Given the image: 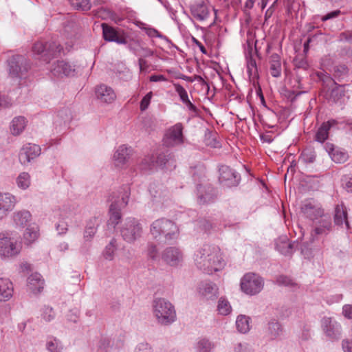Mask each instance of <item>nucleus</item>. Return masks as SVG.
<instances>
[{
    "label": "nucleus",
    "mask_w": 352,
    "mask_h": 352,
    "mask_svg": "<svg viewBox=\"0 0 352 352\" xmlns=\"http://www.w3.org/2000/svg\"><path fill=\"white\" fill-rule=\"evenodd\" d=\"M195 263L204 272L211 274L221 270L226 265L219 247L204 245L195 254Z\"/></svg>",
    "instance_id": "obj_1"
},
{
    "label": "nucleus",
    "mask_w": 352,
    "mask_h": 352,
    "mask_svg": "<svg viewBox=\"0 0 352 352\" xmlns=\"http://www.w3.org/2000/svg\"><path fill=\"white\" fill-rule=\"evenodd\" d=\"M129 196L130 188L127 185L123 186L118 192H113L109 196V200L111 203L109 207V225L115 228L119 223L122 217L121 210L127 206Z\"/></svg>",
    "instance_id": "obj_2"
},
{
    "label": "nucleus",
    "mask_w": 352,
    "mask_h": 352,
    "mask_svg": "<svg viewBox=\"0 0 352 352\" xmlns=\"http://www.w3.org/2000/svg\"><path fill=\"white\" fill-rule=\"evenodd\" d=\"M152 309L157 322L162 325H170L176 320L175 307L165 298L154 299L152 303Z\"/></svg>",
    "instance_id": "obj_3"
},
{
    "label": "nucleus",
    "mask_w": 352,
    "mask_h": 352,
    "mask_svg": "<svg viewBox=\"0 0 352 352\" xmlns=\"http://www.w3.org/2000/svg\"><path fill=\"white\" fill-rule=\"evenodd\" d=\"M150 232L155 239L163 236L165 241H170L177 238L179 229L173 221L161 218L151 223Z\"/></svg>",
    "instance_id": "obj_4"
},
{
    "label": "nucleus",
    "mask_w": 352,
    "mask_h": 352,
    "mask_svg": "<svg viewBox=\"0 0 352 352\" xmlns=\"http://www.w3.org/2000/svg\"><path fill=\"white\" fill-rule=\"evenodd\" d=\"M120 232L124 241L134 243L142 237L143 228L138 219L134 217H128L122 223Z\"/></svg>",
    "instance_id": "obj_5"
},
{
    "label": "nucleus",
    "mask_w": 352,
    "mask_h": 352,
    "mask_svg": "<svg viewBox=\"0 0 352 352\" xmlns=\"http://www.w3.org/2000/svg\"><path fill=\"white\" fill-rule=\"evenodd\" d=\"M63 47L59 43L55 41L43 42L38 41L32 47V52L34 55L38 56V58L48 63L52 58L58 55Z\"/></svg>",
    "instance_id": "obj_6"
},
{
    "label": "nucleus",
    "mask_w": 352,
    "mask_h": 352,
    "mask_svg": "<svg viewBox=\"0 0 352 352\" xmlns=\"http://www.w3.org/2000/svg\"><path fill=\"white\" fill-rule=\"evenodd\" d=\"M21 250V243L17 236H11L10 234H0V255L6 258H12L17 256Z\"/></svg>",
    "instance_id": "obj_7"
},
{
    "label": "nucleus",
    "mask_w": 352,
    "mask_h": 352,
    "mask_svg": "<svg viewBox=\"0 0 352 352\" xmlns=\"http://www.w3.org/2000/svg\"><path fill=\"white\" fill-rule=\"evenodd\" d=\"M241 289L248 295H256L263 288L264 280L258 274L254 273H247L241 279Z\"/></svg>",
    "instance_id": "obj_8"
},
{
    "label": "nucleus",
    "mask_w": 352,
    "mask_h": 352,
    "mask_svg": "<svg viewBox=\"0 0 352 352\" xmlns=\"http://www.w3.org/2000/svg\"><path fill=\"white\" fill-rule=\"evenodd\" d=\"M332 229L331 217L327 214H324L313 222L310 241L313 243L320 237L326 236L332 231Z\"/></svg>",
    "instance_id": "obj_9"
},
{
    "label": "nucleus",
    "mask_w": 352,
    "mask_h": 352,
    "mask_svg": "<svg viewBox=\"0 0 352 352\" xmlns=\"http://www.w3.org/2000/svg\"><path fill=\"white\" fill-rule=\"evenodd\" d=\"M9 75L12 78L25 77L29 69L27 59L21 55H14L8 60Z\"/></svg>",
    "instance_id": "obj_10"
},
{
    "label": "nucleus",
    "mask_w": 352,
    "mask_h": 352,
    "mask_svg": "<svg viewBox=\"0 0 352 352\" xmlns=\"http://www.w3.org/2000/svg\"><path fill=\"white\" fill-rule=\"evenodd\" d=\"M300 212L305 218L312 222L325 214L321 204L312 198L305 199L302 202Z\"/></svg>",
    "instance_id": "obj_11"
},
{
    "label": "nucleus",
    "mask_w": 352,
    "mask_h": 352,
    "mask_svg": "<svg viewBox=\"0 0 352 352\" xmlns=\"http://www.w3.org/2000/svg\"><path fill=\"white\" fill-rule=\"evenodd\" d=\"M307 243L300 244L297 241L290 242L286 237L283 240H279L276 243V250L285 256H291L293 252L300 248L302 254L305 257H309L311 252L307 248Z\"/></svg>",
    "instance_id": "obj_12"
},
{
    "label": "nucleus",
    "mask_w": 352,
    "mask_h": 352,
    "mask_svg": "<svg viewBox=\"0 0 352 352\" xmlns=\"http://www.w3.org/2000/svg\"><path fill=\"white\" fill-rule=\"evenodd\" d=\"M322 329L327 337L332 341H338L342 336V326L331 317H323L321 320Z\"/></svg>",
    "instance_id": "obj_13"
},
{
    "label": "nucleus",
    "mask_w": 352,
    "mask_h": 352,
    "mask_svg": "<svg viewBox=\"0 0 352 352\" xmlns=\"http://www.w3.org/2000/svg\"><path fill=\"white\" fill-rule=\"evenodd\" d=\"M163 143L167 147H173L184 143L182 123L178 122L167 130L163 138Z\"/></svg>",
    "instance_id": "obj_14"
},
{
    "label": "nucleus",
    "mask_w": 352,
    "mask_h": 352,
    "mask_svg": "<svg viewBox=\"0 0 352 352\" xmlns=\"http://www.w3.org/2000/svg\"><path fill=\"white\" fill-rule=\"evenodd\" d=\"M190 12L193 19L198 22H206L211 15L209 5L204 1H197L190 6Z\"/></svg>",
    "instance_id": "obj_15"
},
{
    "label": "nucleus",
    "mask_w": 352,
    "mask_h": 352,
    "mask_svg": "<svg viewBox=\"0 0 352 352\" xmlns=\"http://www.w3.org/2000/svg\"><path fill=\"white\" fill-rule=\"evenodd\" d=\"M219 182L228 187L236 186L239 184L241 177L230 167L223 165L219 169Z\"/></svg>",
    "instance_id": "obj_16"
},
{
    "label": "nucleus",
    "mask_w": 352,
    "mask_h": 352,
    "mask_svg": "<svg viewBox=\"0 0 352 352\" xmlns=\"http://www.w3.org/2000/svg\"><path fill=\"white\" fill-rule=\"evenodd\" d=\"M102 36L106 41L115 42L118 44H126L127 40L124 34L120 33L116 28L107 23H102Z\"/></svg>",
    "instance_id": "obj_17"
},
{
    "label": "nucleus",
    "mask_w": 352,
    "mask_h": 352,
    "mask_svg": "<svg viewBox=\"0 0 352 352\" xmlns=\"http://www.w3.org/2000/svg\"><path fill=\"white\" fill-rule=\"evenodd\" d=\"M41 147L35 144H25L19 153V160L22 164H27L41 154Z\"/></svg>",
    "instance_id": "obj_18"
},
{
    "label": "nucleus",
    "mask_w": 352,
    "mask_h": 352,
    "mask_svg": "<svg viewBox=\"0 0 352 352\" xmlns=\"http://www.w3.org/2000/svg\"><path fill=\"white\" fill-rule=\"evenodd\" d=\"M162 258L169 265L177 266L183 261V254L179 249L169 247L164 250Z\"/></svg>",
    "instance_id": "obj_19"
},
{
    "label": "nucleus",
    "mask_w": 352,
    "mask_h": 352,
    "mask_svg": "<svg viewBox=\"0 0 352 352\" xmlns=\"http://www.w3.org/2000/svg\"><path fill=\"white\" fill-rule=\"evenodd\" d=\"M52 74L54 76L61 77L63 76H72L74 75V66L64 60H57L50 69Z\"/></svg>",
    "instance_id": "obj_20"
},
{
    "label": "nucleus",
    "mask_w": 352,
    "mask_h": 352,
    "mask_svg": "<svg viewBox=\"0 0 352 352\" xmlns=\"http://www.w3.org/2000/svg\"><path fill=\"white\" fill-rule=\"evenodd\" d=\"M197 202L200 205L210 204L216 198L214 190L211 186L197 185Z\"/></svg>",
    "instance_id": "obj_21"
},
{
    "label": "nucleus",
    "mask_w": 352,
    "mask_h": 352,
    "mask_svg": "<svg viewBox=\"0 0 352 352\" xmlns=\"http://www.w3.org/2000/svg\"><path fill=\"white\" fill-rule=\"evenodd\" d=\"M96 96L101 102L107 104L112 103L116 98V94L113 89L103 84L96 88Z\"/></svg>",
    "instance_id": "obj_22"
},
{
    "label": "nucleus",
    "mask_w": 352,
    "mask_h": 352,
    "mask_svg": "<svg viewBox=\"0 0 352 352\" xmlns=\"http://www.w3.org/2000/svg\"><path fill=\"white\" fill-rule=\"evenodd\" d=\"M324 148L331 160L336 163H344L348 160L347 152L342 148L335 146L331 143H326Z\"/></svg>",
    "instance_id": "obj_23"
},
{
    "label": "nucleus",
    "mask_w": 352,
    "mask_h": 352,
    "mask_svg": "<svg viewBox=\"0 0 352 352\" xmlns=\"http://www.w3.org/2000/svg\"><path fill=\"white\" fill-rule=\"evenodd\" d=\"M15 205V197L9 193L0 192V219L7 216Z\"/></svg>",
    "instance_id": "obj_24"
},
{
    "label": "nucleus",
    "mask_w": 352,
    "mask_h": 352,
    "mask_svg": "<svg viewBox=\"0 0 352 352\" xmlns=\"http://www.w3.org/2000/svg\"><path fill=\"white\" fill-rule=\"evenodd\" d=\"M100 222L97 217H94L87 221L83 232V243L87 245L93 240L97 232Z\"/></svg>",
    "instance_id": "obj_25"
},
{
    "label": "nucleus",
    "mask_w": 352,
    "mask_h": 352,
    "mask_svg": "<svg viewBox=\"0 0 352 352\" xmlns=\"http://www.w3.org/2000/svg\"><path fill=\"white\" fill-rule=\"evenodd\" d=\"M131 148L126 145L120 146L113 155L115 164L118 167H122L124 165L130 157Z\"/></svg>",
    "instance_id": "obj_26"
},
{
    "label": "nucleus",
    "mask_w": 352,
    "mask_h": 352,
    "mask_svg": "<svg viewBox=\"0 0 352 352\" xmlns=\"http://www.w3.org/2000/svg\"><path fill=\"white\" fill-rule=\"evenodd\" d=\"M283 333L281 324L276 319H272L268 322L265 330V336L268 340H275Z\"/></svg>",
    "instance_id": "obj_27"
},
{
    "label": "nucleus",
    "mask_w": 352,
    "mask_h": 352,
    "mask_svg": "<svg viewBox=\"0 0 352 352\" xmlns=\"http://www.w3.org/2000/svg\"><path fill=\"white\" fill-rule=\"evenodd\" d=\"M338 124V122L331 119L327 122H324L321 126L318 128L316 133L315 140L323 143L329 137V131L330 129Z\"/></svg>",
    "instance_id": "obj_28"
},
{
    "label": "nucleus",
    "mask_w": 352,
    "mask_h": 352,
    "mask_svg": "<svg viewBox=\"0 0 352 352\" xmlns=\"http://www.w3.org/2000/svg\"><path fill=\"white\" fill-rule=\"evenodd\" d=\"M334 223L336 226H345L346 230L350 229L349 223L348 221L347 211L343 204L337 205L334 211Z\"/></svg>",
    "instance_id": "obj_29"
},
{
    "label": "nucleus",
    "mask_w": 352,
    "mask_h": 352,
    "mask_svg": "<svg viewBox=\"0 0 352 352\" xmlns=\"http://www.w3.org/2000/svg\"><path fill=\"white\" fill-rule=\"evenodd\" d=\"M14 292L12 283L8 278H0V301L10 300Z\"/></svg>",
    "instance_id": "obj_30"
},
{
    "label": "nucleus",
    "mask_w": 352,
    "mask_h": 352,
    "mask_svg": "<svg viewBox=\"0 0 352 352\" xmlns=\"http://www.w3.org/2000/svg\"><path fill=\"white\" fill-rule=\"evenodd\" d=\"M28 287L34 294L40 293L44 287V280L38 273L31 274L28 278Z\"/></svg>",
    "instance_id": "obj_31"
},
{
    "label": "nucleus",
    "mask_w": 352,
    "mask_h": 352,
    "mask_svg": "<svg viewBox=\"0 0 352 352\" xmlns=\"http://www.w3.org/2000/svg\"><path fill=\"white\" fill-rule=\"evenodd\" d=\"M336 85V87L331 91L330 99L336 103L342 104L345 102L346 98H348L345 85Z\"/></svg>",
    "instance_id": "obj_32"
},
{
    "label": "nucleus",
    "mask_w": 352,
    "mask_h": 352,
    "mask_svg": "<svg viewBox=\"0 0 352 352\" xmlns=\"http://www.w3.org/2000/svg\"><path fill=\"white\" fill-rule=\"evenodd\" d=\"M199 293L207 299L217 297L218 288L214 283H202L199 287Z\"/></svg>",
    "instance_id": "obj_33"
},
{
    "label": "nucleus",
    "mask_w": 352,
    "mask_h": 352,
    "mask_svg": "<svg viewBox=\"0 0 352 352\" xmlns=\"http://www.w3.org/2000/svg\"><path fill=\"white\" fill-rule=\"evenodd\" d=\"M39 236V229L37 225H32L28 227L23 234L25 244L30 245L36 241Z\"/></svg>",
    "instance_id": "obj_34"
},
{
    "label": "nucleus",
    "mask_w": 352,
    "mask_h": 352,
    "mask_svg": "<svg viewBox=\"0 0 352 352\" xmlns=\"http://www.w3.org/2000/svg\"><path fill=\"white\" fill-rule=\"evenodd\" d=\"M270 71L273 77H279L281 74L280 57L277 54H273L270 58Z\"/></svg>",
    "instance_id": "obj_35"
},
{
    "label": "nucleus",
    "mask_w": 352,
    "mask_h": 352,
    "mask_svg": "<svg viewBox=\"0 0 352 352\" xmlns=\"http://www.w3.org/2000/svg\"><path fill=\"white\" fill-rule=\"evenodd\" d=\"M32 215L28 210H21L14 213L13 220L18 226L24 227L31 220Z\"/></svg>",
    "instance_id": "obj_36"
},
{
    "label": "nucleus",
    "mask_w": 352,
    "mask_h": 352,
    "mask_svg": "<svg viewBox=\"0 0 352 352\" xmlns=\"http://www.w3.org/2000/svg\"><path fill=\"white\" fill-rule=\"evenodd\" d=\"M26 126V120L23 116L14 118L10 126V131L14 135H19Z\"/></svg>",
    "instance_id": "obj_37"
},
{
    "label": "nucleus",
    "mask_w": 352,
    "mask_h": 352,
    "mask_svg": "<svg viewBox=\"0 0 352 352\" xmlns=\"http://www.w3.org/2000/svg\"><path fill=\"white\" fill-rule=\"evenodd\" d=\"M46 349L49 352H63L64 346L61 341L55 337H50L46 342Z\"/></svg>",
    "instance_id": "obj_38"
},
{
    "label": "nucleus",
    "mask_w": 352,
    "mask_h": 352,
    "mask_svg": "<svg viewBox=\"0 0 352 352\" xmlns=\"http://www.w3.org/2000/svg\"><path fill=\"white\" fill-rule=\"evenodd\" d=\"M250 318L245 315H240L236 320V327L237 330L242 333H245L250 330Z\"/></svg>",
    "instance_id": "obj_39"
},
{
    "label": "nucleus",
    "mask_w": 352,
    "mask_h": 352,
    "mask_svg": "<svg viewBox=\"0 0 352 352\" xmlns=\"http://www.w3.org/2000/svg\"><path fill=\"white\" fill-rule=\"evenodd\" d=\"M214 345L206 338L199 339L195 345L197 352H210Z\"/></svg>",
    "instance_id": "obj_40"
},
{
    "label": "nucleus",
    "mask_w": 352,
    "mask_h": 352,
    "mask_svg": "<svg viewBox=\"0 0 352 352\" xmlns=\"http://www.w3.org/2000/svg\"><path fill=\"white\" fill-rule=\"evenodd\" d=\"M117 250L116 239L113 238L107 244L103 251L104 257L109 261L113 259L115 252Z\"/></svg>",
    "instance_id": "obj_41"
},
{
    "label": "nucleus",
    "mask_w": 352,
    "mask_h": 352,
    "mask_svg": "<svg viewBox=\"0 0 352 352\" xmlns=\"http://www.w3.org/2000/svg\"><path fill=\"white\" fill-rule=\"evenodd\" d=\"M17 186L23 190H25L29 188L31 184L30 175L26 173L23 172L19 175L16 180Z\"/></svg>",
    "instance_id": "obj_42"
},
{
    "label": "nucleus",
    "mask_w": 352,
    "mask_h": 352,
    "mask_svg": "<svg viewBox=\"0 0 352 352\" xmlns=\"http://www.w3.org/2000/svg\"><path fill=\"white\" fill-rule=\"evenodd\" d=\"M247 73L250 80H254L258 76L256 60L250 57L247 61Z\"/></svg>",
    "instance_id": "obj_43"
},
{
    "label": "nucleus",
    "mask_w": 352,
    "mask_h": 352,
    "mask_svg": "<svg viewBox=\"0 0 352 352\" xmlns=\"http://www.w3.org/2000/svg\"><path fill=\"white\" fill-rule=\"evenodd\" d=\"M316 152L313 148H305L300 156V160L304 163H313L316 160Z\"/></svg>",
    "instance_id": "obj_44"
},
{
    "label": "nucleus",
    "mask_w": 352,
    "mask_h": 352,
    "mask_svg": "<svg viewBox=\"0 0 352 352\" xmlns=\"http://www.w3.org/2000/svg\"><path fill=\"white\" fill-rule=\"evenodd\" d=\"M231 310L232 307L228 300L224 298H220L217 305V311L219 314L227 316L231 312Z\"/></svg>",
    "instance_id": "obj_45"
},
{
    "label": "nucleus",
    "mask_w": 352,
    "mask_h": 352,
    "mask_svg": "<svg viewBox=\"0 0 352 352\" xmlns=\"http://www.w3.org/2000/svg\"><path fill=\"white\" fill-rule=\"evenodd\" d=\"M111 346V340L107 337L102 336L97 343L96 352H108Z\"/></svg>",
    "instance_id": "obj_46"
},
{
    "label": "nucleus",
    "mask_w": 352,
    "mask_h": 352,
    "mask_svg": "<svg viewBox=\"0 0 352 352\" xmlns=\"http://www.w3.org/2000/svg\"><path fill=\"white\" fill-rule=\"evenodd\" d=\"M170 159V155L166 154L164 153H160L157 157L155 161H151V164H148V166L151 168V166H157L160 167H163L166 165V164Z\"/></svg>",
    "instance_id": "obj_47"
},
{
    "label": "nucleus",
    "mask_w": 352,
    "mask_h": 352,
    "mask_svg": "<svg viewBox=\"0 0 352 352\" xmlns=\"http://www.w3.org/2000/svg\"><path fill=\"white\" fill-rule=\"evenodd\" d=\"M72 6L78 10L83 11L89 10L91 8V4L89 0H69Z\"/></svg>",
    "instance_id": "obj_48"
},
{
    "label": "nucleus",
    "mask_w": 352,
    "mask_h": 352,
    "mask_svg": "<svg viewBox=\"0 0 352 352\" xmlns=\"http://www.w3.org/2000/svg\"><path fill=\"white\" fill-rule=\"evenodd\" d=\"M348 68L344 65H338L334 68V77L339 81L348 75Z\"/></svg>",
    "instance_id": "obj_49"
},
{
    "label": "nucleus",
    "mask_w": 352,
    "mask_h": 352,
    "mask_svg": "<svg viewBox=\"0 0 352 352\" xmlns=\"http://www.w3.org/2000/svg\"><path fill=\"white\" fill-rule=\"evenodd\" d=\"M173 85L175 88V91L178 94L182 102L189 99L188 92L183 86L179 83H173Z\"/></svg>",
    "instance_id": "obj_50"
},
{
    "label": "nucleus",
    "mask_w": 352,
    "mask_h": 352,
    "mask_svg": "<svg viewBox=\"0 0 352 352\" xmlns=\"http://www.w3.org/2000/svg\"><path fill=\"white\" fill-rule=\"evenodd\" d=\"M146 255L149 258L153 261H155L159 257L158 250L155 244L152 243H148Z\"/></svg>",
    "instance_id": "obj_51"
},
{
    "label": "nucleus",
    "mask_w": 352,
    "mask_h": 352,
    "mask_svg": "<svg viewBox=\"0 0 352 352\" xmlns=\"http://www.w3.org/2000/svg\"><path fill=\"white\" fill-rule=\"evenodd\" d=\"M317 76L318 79L322 81L323 83L329 85V83H333L334 85H337L335 80L331 78V76L325 72H318Z\"/></svg>",
    "instance_id": "obj_52"
},
{
    "label": "nucleus",
    "mask_w": 352,
    "mask_h": 352,
    "mask_svg": "<svg viewBox=\"0 0 352 352\" xmlns=\"http://www.w3.org/2000/svg\"><path fill=\"white\" fill-rule=\"evenodd\" d=\"M55 317V313L50 307H44L42 311V318L46 321L50 322Z\"/></svg>",
    "instance_id": "obj_53"
},
{
    "label": "nucleus",
    "mask_w": 352,
    "mask_h": 352,
    "mask_svg": "<svg viewBox=\"0 0 352 352\" xmlns=\"http://www.w3.org/2000/svg\"><path fill=\"white\" fill-rule=\"evenodd\" d=\"M152 97H153L152 91L148 92V94H146V96H144L143 97V98L142 99V100L140 102V109L141 111H144L148 109V107L151 103Z\"/></svg>",
    "instance_id": "obj_54"
},
{
    "label": "nucleus",
    "mask_w": 352,
    "mask_h": 352,
    "mask_svg": "<svg viewBox=\"0 0 352 352\" xmlns=\"http://www.w3.org/2000/svg\"><path fill=\"white\" fill-rule=\"evenodd\" d=\"M142 30H144L146 32V34L151 38H166L165 36L162 35L157 30L151 28V27H144L142 28Z\"/></svg>",
    "instance_id": "obj_55"
},
{
    "label": "nucleus",
    "mask_w": 352,
    "mask_h": 352,
    "mask_svg": "<svg viewBox=\"0 0 352 352\" xmlns=\"http://www.w3.org/2000/svg\"><path fill=\"white\" fill-rule=\"evenodd\" d=\"M276 283L279 285L292 286L294 285L293 280L288 276L281 275L276 278Z\"/></svg>",
    "instance_id": "obj_56"
},
{
    "label": "nucleus",
    "mask_w": 352,
    "mask_h": 352,
    "mask_svg": "<svg viewBox=\"0 0 352 352\" xmlns=\"http://www.w3.org/2000/svg\"><path fill=\"white\" fill-rule=\"evenodd\" d=\"M342 185L347 192H352V177L344 176L342 179Z\"/></svg>",
    "instance_id": "obj_57"
},
{
    "label": "nucleus",
    "mask_w": 352,
    "mask_h": 352,
    "mask_svg": "<svg viewBox=\"0 0 352 352\" xmlns=\"http://www.w3.org/2000/svg\"><path fill=\"white\" fill-rule=\"evenodd\" d=\"M56 229L58 234H64L68 230V225L66 222L60 221L56 225Z\"/></svg>",
    "instance_id": "obj_58"
},
{
    "label": "nucleus",
    "mask_w": 352,
    "mask_h": 352,
    "mask_svg": "<svg viewBox=\"0 0 352 352\" xmlns=\"http://www.w3.org/2000/svg\"><path fill=\"white\" fill-rule=\"evenodd\" d=\"M12 105L11 100L4 95L0 94V109L7 108Z\"/></svg>",
    "instance_id": "obj_59"
},
{
    "label": "nucleus",
    "mask_w": 352,
    "mask_h": 352,
    "mask_svg": "<svg viewBox=\"0 0 352 352\" xmlns=\"http://www.w3.org/2000/svg\"><path fill=\"white\" fill-rule=\"evenodd\" d=\"M343 316L349 320H352V305H344L342 307Z\"/></svg>",
    "instance_id": "obj_60"
},
{
    "label": "nucleus",
    "mask_w": 352,
    "mask_h": 352,
    "mask_svg": "<svg viewBox=\"0 0 352 352\" xmlns=\"http://www.w3.org/2000/svg\"><path fill=\"white\" fill-rule=\"evenodd\" d=\"M234 351L235 352H252L251 347L246 343H239Z\"/></svg>",
    "instance_id": "obj_61"
},
{
    "label": "nucleus",
    "mask_w": 352,
    "mask_h": 352,
    "mask_svg": "<svg viewBox=\"0 0 352 352\" xmlns=\"http://www.w3.org/2000/svg\"><path fill=\"white\" fill-rule=\"evenodd\" d=\"M182 103L186 106L188 111L194 113V116H197L199 113L198 108L190 102V99L186 100Z\"/></svg>",
    "instance_id": "obj_62"
},
{
    "label": "nucleus",
    "mask_w": 352,
    "mask_h": 352,
    "mask_svg": "<svg viewBox=\"0 0 352 352\" xmlns=\"http://www.w3.org/2000/svg\"><path fill=\"white\" fill-rule=\"evenodd\" d=\"M135 352H153V351L148 344L140 343L136 347Z\"/></svg>",
    "instance_id": "obj_63"
},
{
    "label": "nucleus",
    "mask_w": 352,
    "mask_h": 352,
    "mask_svg": "<svg viewBox=\"0 0 352 352\" xmlns=\"http://www.w3.org/2000/svg\"><path fill=\"white\" fill-rule=\"evenodd\" d=\"M342 346L344 352H352V341L349 339H344L342 340Z\"/></svg>",
    "instance_id": "obj_64"
}]
</instances>
